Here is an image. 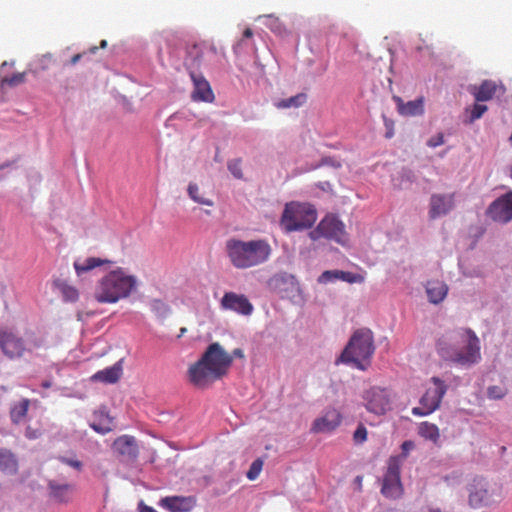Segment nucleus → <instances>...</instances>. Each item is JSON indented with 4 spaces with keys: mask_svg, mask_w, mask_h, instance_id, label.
Listing matches in <instances>:
<instances>
[{
    "mask_svg": "<svg viewBox=\"0 0 512 512\" xmlns=\"http://www.w3.org/2000/svg\"><path fill=\"white\" fill-rule=\"evenodd\" d=\"M436 348L444 360L462 367H471L481 360L480 340L471 329L444 334L437 340Z\"/></svg>",
    "mask_w": 512,
    "mask_h": 512,
    "instance_id": "obj_1",
    "label": "nucleus"
},
{
    "mask_svg": "<svg viewBox=\"0 0 512 512\" xmlns=\"http://www.w3.org/2000/svg\"><path fill=\"white\" fill-rule=\"evenodd\" d=\"M225 254L230 264L239 270L261 266L269 261L272 246L264 238L242 240L231 237L225 242Z\"/></svg>",
    "mask_w": 512,
    "mask_h": 512,
    "instance_id": "obj_2",
    "label": "nucleus"
},
{
    "mask_svg": "<svg viewBox=\"0 0 512 512\" xmlns=\"http://www.w3.org/2000/svg\"><path fill=\"white\" fill-rule=\"evenodd\" d=\"M138 279L122 267H115L96 283L94 298L98 303L114 304L130 297L137 290Z\"/></svg>",
    "mask_w": 512,
    "mask_h": 512,
    "instance_id": "obj_3",
    "label": "nucleus"
},
{
    "mask_svg": "<svg viewBox=\"0 0 512 512\" xmlns=\"http://www.w3.org/2000/svg\"><path fill=\"white\" fill-rule=\"evenodd\" d=\"M374 350L372 332L368 329H360L355 331L350 338L339 361L351 364L357 369L366 370L371 363Z\"/></svg>",
    "mask_w": 512,
    "mask_h": 512,
    "instance_id": "obj_4",
    "label": "nucleus"
},
{
    "mask_svg": "<svg viewBox=\"0 0 512 512\" xmlns=\"http://www.w3.org/2000/svg\"><path fill=\"white\" fill-rule=\"evenodd\" d=\"M316 219V210L312 205L291 202L285 206L281 217V225L286 231H298L312 227Z\"/></svg>",
    "mask_w": 512,
    "mask_h": 512,
    "instance_id": "obj_5",
    "label": "nucleus"
},
{
    "mask_svg": "<svg viewBox=\"0 0 512 512\" xmlns=\"http://www.w3.org/2000/svg\"><path fill=\"white\" fill-rule=\"evenodd\" d=\"M468 505L472 509L489 508L500 502L489 482L484 478H474L467 487Z\"/></svg>",
    "mask_w": 512,
    "mask_h": 512,
    "instance_id": "obj_6",
    "label": "nucleus"
},
{
    "mask_svg": "<svg viewBox=\"0 0 512 512\" xmlns=\"http://www.w3.org/2000/svg\"><path fill=\"white\" fill-rule=\"evenodd\" d=\"M431 383L433 384V387L427 388L424 395L420 398V406L412 409L413 415L427 416L440 407L448 386L443 380L436 376L431 378Z\"/></svg>",
    "mask_w": 512,
    "mask_h": 512,
    "instance_id": "obj_7",
    "label": "nucleus"
},
{
    "mask_svg": "<svg viewBox=\"0 0 512 512\" xmlns=\"http://www.w3.org/2000/svg\"><path fill=\"white\" fill-rule=\"evenodd\" d=\"M399 458L390 457L387 462V470L383 476L381 493L384 497L398 499L403 494V486L400 477Z\"/></svg>",
    "mask_w": 512,
    "mask_h": 512,
    "instance_id": "obj_8",
    "label": "nucleus"
},
{
    "mask_svg": "<svg viewBox=\"0 0 512 512\" xmlns=\"http://www.w3.org/2000/svg\"><path fill=\"white\" fill-rule=\"evenodd\" d=\"M366 410L375 415H384L391 409V393L388 389L372 386L362 395Z\"/></svg>",
    "mask_w": 512,
    "mask_h": 512,
    "instance_id": "obj_9",
    "label": "nucleus"
},
{
    "mask_svg": "<svg viewBox=\"0 0 512 512\" xmlns=\"http://www.w3.org/2000/svg\"><path fill=\"white\" fill-rule=\"evenodd\" d=\"M201 357L219 378L227 373L232 364V356L217 342L210 344Z\"/></svg>",
    "mask_w": 512,
    "mask_h": 512,
    "instance_id": "obj_10",
    "label": "nucleus"
},
{
    "mask_svg": "<svg viewBox=\"0 0 512 512\" xmlns=\"http://www.w3.org/2000/svg\"><path fill=\"white\" fill-rule=\"evenodd\" d=\"M315 233L328 239H332L341 245L348 241L344 224L335 216L324 217L317 226ZM314 234V232L312 233Z\"/></svg>",
    "mask_w": 512,
    "mask_h": 512,
    "instance_id": "obj_11",
    "label": "nucleus"
},
{
    "mask_svg": "<svg viewBox=\"0 0 512 512\" xmlns=\"http://www.w3.org/2000/svg\"><path fill=\"white\" fill-rule=\"evenodd\" d=\"M0 349L10 360L21 358L26 351L25 341L10 330L0 329Z\"/></svg>",
    "mask_w": 512,
    "mask_h": 512,
    "instance_id": "obj_12",
    "label": "nucleus"
},
{
    "mask_svg": "<svg viewBox=\"0 0 512 512\" xmlns=\"http://www.w3.org/2000/svg\"><path fill=\"white\" fill-rule=\"evenodd\" d=\"M189 381L197 388H206L215 380L220 379L203 361L202 357L188 370Z\"/></svg>",
    "mask_w": 512,
    "mask_h": 512,
    "instance_id": "obj_13",
    "label": "nucleus"
},
{
    "mask_svg": "<svg viewBox=\"0 0 512 512\" xmlns=\"http://www.w3.org/2000/svg\"><path fill=\"white\" fill-rule=\"evenodd\" d=\"M220 306L224 310H230L244 316L251 315L254 309L244 294L235 292H226L220 301Z\"/></svg>",
    "mask_w": 512,
    "mask_h": 512,
    "instance_id": "obj_14",
    "label": "nucleus"
},
{
    "mask_svg": "<svg viewBox=\"0 0 512 512\" xmlns=\"http://www.w3.org/2000/svg\"><path fill=\"white\" fill-rule=\"evenodd\" d=\"M189 74L193 83V91L191 93L192 100L195 102L212 103L215 96L210 83L202 74L194 70H191Z\"/></svg>",
    "mask_w": 512,
    "mask_h": 512,
    "instance_id": "obj_15",
    "label": "nucleus"
},
{
    "mask_svg": "<svg viewBox=\"0 0 512 512\" xmlns=\"http://www.w3.org/2000/svg\"><path fill=\"white\" fill-rule=\"evenodd\" d=\"M489 216L497 222L507 223L512 220V191L496 199L488 208Z\"/></svg>",
    "mask_w": 512,
    "mask_h": 512,
    "instance_id": "obj_16",
    "label": "nucleus"
},
{
    "mask_svg": "<svg viewBox=\"0 0 512 512\" xmlns=\"http://www.w3.org/2000/svg\"><path fill=\"white\" fill-rule=\"evenodd\" d=\"M342 414L336 408H328L321 417L314 420L311 430L315 433H330L342 423Z\"/></svg>",
    "mask_w": 512,
    "mask_h": 512,
    "instance_id": "obj_17",
    "label": "nucleus"
},
{
    "mask_svg": "<svg viewBox=\"0 0 512 512\" xmlns=\"http://www.w3.org/2000/svg\"><path fill=\"white\" fill-rule=\"evenodd\" d=\"M454 193L451 194H433L430 198L429 217L436 219L447 215L455 205Z\"/></svg>",
    "mask_w": 512,
    "mask_h": 512,
    "instance_id": "obj_18",
    "label": "nucleus"
},
{
    "mask_svg": "<svg viewBox=\"0 0 512 512\" xmlns=\"http://www.w3.org/2000/svg\"><path fill=\"white\" fill-rule=\"evenodd\" d=\"M269 284L282 298H290L299 290L295 277L288 274L275 275Z\"/></svg>",
    "mask_w": 512,
    "mask_h": 512,
    "instance_id": "obj_19",
    "label": "nucleus"
},
{
    "mask_svg": "<svg viewBox=\"0 0 512 512\" xmlns=\"http://www.w3.org/2000/svg\"><path fill=\"white\" fill-rule=\"evenodd\" d=\"M113 449L127 461H135L139 454L136 439L130 435H122L116 438L112 445Z\"/></svg>",
    "mask_w": 512,
    "mask_h": 512,
    "instance_id": "obj_20",
    "label": "nucleus"
},
{
    "mask_svg": "<svg viewBox=\"0 0 512 512\" xmlns=\"http://www.w3.org/2000/svg\"><path fill=\"white\" fill-rule=\"evenodd\" d=\"M206 51L215 53L213 46H207L205 43H195L187 47L185 65L189 69L194 70L202 64L203 55Z\"/></svg>",
    "mask_w": 512,
    "mask_h": 512,
    "instance_id": "obj_21",
    "label": "nucleus"
},
{
    "mask_svg": "<svg viewBox=\"0 0 512 512\" xmlns=\"http://www.w3.org/2000/svg\"><path fill=\"white\" fill-rule=\"evenodd\" d=\"M195 504L196 499L192 496H168L160 501V505L170 512H189Z\"/></svg>",
    "mask_w": 512,
    "mask_h": 512,
    "instance_id": "obj_22",
    "label": "nucleus"
},
{
    "mask_svg": "<svg viewBox=\"0 0 512 512\" xmlns=\"http://www.w3.org/2000/svg\"><path fill=\"white\" fill-rule=\"evenodd\" d=\"M498 89L504 92V88L499 86L493 80H484L479 86H474L471 93L478 102H485L491 100L497 93Z\"/></svg>",
    "mask_w": 512,
    "mask_h": 512,
    "instance_id": "obj_23",
    "label": "nucleus"
},
{
    "mask_svg": "<svg viewBox=\"0 0 512 512\" xmlns=\"http://www.w3.org/2000/svg\"><path fill=\"white\" fill-rule=\"evenodd\" d=\"M123 374L122 360H119L111 367L96 372L91 379L102 383L114 384L118 382Z\"/></svg>",
    "mask_w": 512,
    "mask_h": 512,
    "instance_id": "obj_24",
    "label": "nucleus"
},
{
    "mask_svg": "<svg viewBox=\"0 0 512 512\" xmlns=\"http://www.w3.org/2000/svg\"><path fill=\"white\" fill-rule=\"evenodd\" d=\"M48 489L50 498L58 503H68L71 499L72 486L70 484H59L55 480H50Z\"/></svg>",
    "mask_w": 512,
    "mask_h": 512,
    "instance_id": "obj_25",
    "label": "nucleus"
},
{
    "mask_svg": "<svg viewBox=\"0 0 512 512\" xmlns=\"http://www.w3.org/2000/svg\"><path fill=\"white\" fill-rule=\"evenodd\" d=\"M398 111L403 116H417L424 113V100L418 98L413 101L404 103L400 97H394Z\"/></svg>",
    "mask_w": 512,
    "mask_h": 512,
    "instance_id": "obj_26",
    "label": "nucleus"
},
{
    "mask_svg": "<svg viewBox=\"0 0 512 512\" xmlns=\"http://www.w3.org/2000/svg\"><path fill=\"white\" fill-rule=\"evenodd\" d=\"M426 292L429 301L434 304H438L444 300L447 295V285L439 280H431L427 282Z\"/></svg>",
    "mask_w": 512,
    "mask_h": 512,
    "instance_id": "obj_27",
    "label": "nucleus"
},
{
    "mask_svg": "<svg viewBox=\"0 0 512 512\" xmlns=\"http://www.w3.org/2000/svg\"><path fill=\"white\" fill-rule=\"evenodd\" d=\"M0 471L9 475H15L18 472V459L7 448H0Z\"/></svg>",
    "mask_w": 512,
    "mask_h": 512,
    "instance_id": "obj_28",
    "label": "nucleus"
},
{
    "mask_svg": "<svg viewBox=\"0 0 512 512\" xmlns=\"http://www.w3.org/2000/svg\"><path fill=\"white\" fill-rule=\"evenodd\" d=\"M111 263H112V261H110L108 259H102L99 257H88V258L84 259L83 261L76 260L74 262L73 266L76 271V274L78 276H81L82 274L89 272L90 270H92L94 268H97V267H100V266H103L106 264H111Z\"/></svg>",
    "mask_w": 512,
    "mask_h": 512,
    "instance_id": "obj_29",
    "label": "nucleus"
},
{
    "mask_svg": "<svg viewBox=\"0 0 512 512\" xmlns=\"http://www.w3.org/2000/svg\"><path fill=\"white\" fill-rule=\"evenodd\" d=\"M30 400L27 398L21 399L19 402L14 403L10 408V418L12 423L18 425L22 423L28 413Z\"/></svg>",
    "mask_w": 512,
    "mask_h": 512,
    "instance_id": "obj_30",
    "label": "nucleus"
},
{
    "mask_svg": "<svg viewBox=\"0 0 512 512\" xmlns=\"http://www.w3.org/2000/svg\"><path fill=\"white\" fill-rule=\"evenodd\" d=\"M95 416L98 418V422H93L90 424V427L100 434H107L113 429V419L109 416V414L103 410H100L95 413Z\"/></svg>",
    "mask_w": 512,
    "mask_h": 512,
    "instance_id": "obj_31",
    "label": "nucleus"
},
{
    "mask_svg": "<svg viewBox=\"0 0 512 512\" xmlns=\"http://www.w3.org/2000/svg\"><path fill=\"white\" fill-rule=\"evenodd\" d=\"M418 434L425 440L433 442L435 445L439 444L440 430L436 424L428 421L421 422L418 426Z\"/></svg>",
    "mask_w": 512,
    "mask_h": 512,
    "instance_id": "obj_32",
    "label": "nucleus"
},
{
    "mask_svg": "<svg viewBox=\"0 0 512 512\" xmlns=\"http://www.w3.org/2000/svg\"><path fill=\"white\" fill-rule=\"evenodd\" d=\"M306 101V95L303 93L297 94L295 96L289 97L287 99H282L276 103V107L280 109H286L291 107H300Z\"/></svg>",
    "mask_w": 512,
    "mask_h": 512,
    "instance_id": "obj_33",
    "label": "nucleus"
},
{
    "mask_svg": "<svg viewBox=\"0 0 512 512\" xmlns=\"http://www.w3.org/2000/svg\"><path fill=\"white\" fill-rule=\"evenodd\" d=\"M187 192L189 197L196 203L206 206H212L213 201L207 198H204L200 195V189L197 184L190 183L187 188Z\"/></svg>",
    "mask_w": 512,
    "mask_h": 512,
    "instance_id": "obj_34",
    "label": "nucleus"
},
{
    "mask_svg": "<svg viewBox=\"0 0 512 512\" xmlns=\"http://www.w3.org/2000/svg\"><path fill=\"white\" fill-rule=\"evenodd\" d=\"M59 289L64 301L76 302L79 299V291L74 286L67 283H61L59 285Z\"/></svg>",
    "mask_w": 512,
    "mask_h": 512,
    "instance_id": "obj_35",
    "label": "nucleus"
},
{
    "mask_svg": "<svg viewBox=\"0 0 512 512\" xmlns=\"http://www.w3.org/2000/svg\"><path fill=\"white\" fill-rule=\"evenodd\" d=\"M26 73H15L12 76L4 77L1 80V87L9 86V87H15L25 82Z\"/></svg>",
    "mask_w": 512,
    "mask_h": 512,
    "instance_id": "obj_36",
    "label": "nucleus"
},
{
    "mask_svg": "<svg viewBox=\"0 0 512 512\" xmlns=\"http://www.w3.org/2000/svg\"><path fill=\"white\" fill-rule=\"evenodd\" d=\"M368 437V431L364 424L360 423L353 433V441L355 444H363Z\"/></svg>",
    "mask_w": 512,
    "mask_h": 512,
    "instance_id": "obj_37",
    "label": "nucleus"
},
{
    "mask_svg": "<svg viewBox=\"0 0 512 512\" xmlns=\"http://www.w3.org/2000/svg\"><path fill=\"white\" fill-rule=\"evenodd\" d=\"M241 165H242L241 159L230 160L227 164L228 170L237 179L243 178V172H242Z\"/></svg>",
    "mask_w": 512,
    "mask_h": 512,
    "instance_id": "obj_38",
    "label": "nucleus"
},
{
    "mask_svg": "<svg viewBox=\"0 0 512 512\" xmlns=\"http://www.w3.org/2000/svg\"><path fill=\"white\" fill-rule=\"evenodd\" d=\"M339 280L348 282V283H362L364 281V277L357 273L345 272L339 270Z\"/></svg>",
    "mask_w": 512,
    "mask_h": 512,
    "instance_id": "obj_39",
    "label": "nucleus"
},
{
    "mask_svg": "<svg viewBox=\"0 0 512 512\" xmlns=\"http://www.w3.org/2000/svg\"><path fill=\"white\" fill-rule=\"evenodd\" d=\"M262 467H263V461L261 459H256L252 462V464L250 465V468L249 470L247 471L246 473V476L249 480H255L261 470H262Z\"/></svg>",
    "mask_w": 512,
    "mask_h": 512,
    "instance_id": "obj_40",
    "label": "nucleus"
},
{
    "mask_svg": "<svg viewBox=\"0 0 512 512\" xmlns=\"http://www.w3.org/2000/svg\"><path fill=\"white\" fill-rule=\"evenodd\" d=\"M151 309L159 316H166L169 312L168 305L159 299H155L151 302Z\"/></svg>",
    "mask_w": 512,
    "mask_h": 512,
    "instance_id": "obj_41",
    "label": "nucleus"
},
{
    "mask_svg": "<svg viewBox=\"0 0 512 512\" xmlns=\"http://www.w3.org/2000/svg\"><path fill=\"white\" fill-rule=\"evenodd\" d=\"M415 448V443L412 440H406L401 445V454L398 456H395L396 458H399L400 466L402 465L403 460H405L409 453Z\"/></svg>",
    "mask_w": 512,
    "mask_h": 512,
    "instance_id": "obj_42",
    "label": "nucleus"
},
{
    "mask_svg": "<svg viewBox=\"0 0 512 512\" xmlns=\"http://www.w3.org/2000/svg\"><path fill=\"white\" fill-rule=\"evenodd\" d=\"M339 270H327L324 271L318 278V282L322 284H327L329 282H333L335 280H339Z\"/></svg>",
    "mask_w": 512,
    "mask_h": 512,
    "instance_id": "obj_43",
    "label": "nucleus"
},
{
    "mask_svg": "<svg viewBox=\"0 0 512 512\" xmlns=\"http://www.w3.org/2000/svg\"><path fill=\"white\" fill-rule=\"evenodd\" d=\"M487 111V106L483 104H474L471 109L469 123H473L475 120L482 117V115Z\"/></svg>",
    "mask_w": 512,
    "mask_h": 512,
    "instance_id": "obj_44",
    "label": "nucleus"
},
{
    "mask_svg": "<svg viewBox=\"0 0 512 512\" xmlns=\"http://www.w3.org/2000/svg\"><path fill=\"white\" fill-rule=\"evenodd\" d=\"M487 395L490 399H501L505 396V391L499 386H490Z\"/></svg>",
    "mask_w": 512,
    "mask_h": 512,
    "instance_id": "obj_45",
    "label": "nucleus"
},
{
    "mask_svg": "<svg viewBox=\"0 0 512 512\" xmlns=\"http://www.w3.org/2000/svg\"><path fill=\"white\" fill-rule=\"evenodd\" d=\"M62 463L68 465V466H71L73 467L74 469L76 470H81L82 469V462L77 460V459H69L67 457H59L58 458Z\"/></svg>",
    "mask_w": 512,
    "mask_h": 512,
    "instance_id": "obj_46",
    "label": "nucleus"
},
{
    "mask_svg": "<svg viewBox=\"0 0 512 512\" xmlns=\"http://www.w3.org/2000/svg\"><path fill=\"white\" fill-rule=\"evenodd\" d=\"M443 143H444L443 133H438L437 135L431 137L427 141V145L432 148L438 147V146L442 145Z\"/></svg>",
    "mask_w": 512,
    "mask_h": 512,
    "instance_id": "obj_47",
    "label": "nucleus"
},
{
    "mask_svg": "<svg viewBox=\"0 0 512 512\" xmlns=\"http://www.w3.org/2000/svg\"><path fill=\"white\" fill-rule=\"evenodd\" d=\"M460 474L454 472L450 475H446L443 477V480L448 484V485H452V484H457L460 482Z\"/></svg>",
    "mask_w": 512,
    "mask_h": 512,
    "instance_id": "obj_48",
    "label": "nucleus"
},
{
    "mask_svg": "<svg viewBox=\"0 0 512 512\" xmlns=\"http://www.w3.org/2000/svg\"><path fill=\"white\" fill-rule=\"evenodd\" d=\"M139 512H157L154 508L147 506L143 501L138 504Z\"/></svg>",
    "mask_w": 512,
    "mask_h": 512,
    "instance_id": "obj_49",
    "label": "nucleus"
},
{
    "mask_svg": "<svg viewBox=\"0 0 512 512\" xmlns=\"http://www.w3.org/2000/svg\"><path fill=\"white\" fill-rule=\"evenodd\" d=\"M25 435L28 438L33 439L40 435V432L38 430H33L31 427H27Z\"/></svg>",
    "mask_w": 512,
    "mask_h": 512,
    "instance_id": "obj_50",
    "label": "nucleus"
},
{
    "mask_svg": "<svg viewBox=\"0 0 512 512\" xmlns=\"http://www.w3.org/2000/svg\"><path fill=\"white\" fill-rule=\"evenodd\" d=\"M231 356H232V358L233 357H237V358H241L242 359V358H244V352H243L242 349L236 348V349L233 350Z\"/></svg>",
    "mask_w": 512,
    "mask_h": 512,
    "instance_id": "obj_51",
    "label": "nucleus"
},
{
    "mask_svg": "<svg viewBox=\"0 0 512 512\" xmlns=\"http://www.w3.org/2000/svg\"><path fill=\"white\" fill-rule=\"evenodd\" d=\"M253 36V31L250 28H246L243 32L244 38H251Z\"/></svg>",
    "mask_w": 512,
    "mask_h": 512,
    "instance_id": "obj_52",
    "label": "nucleus"
},
{
    "mask_svg": "<svg viewBox=\"0 0 512 512\" xmlns=\"http://www.w3.org/2000/svg\"><path fill=\"white\" fill-rule=\"evenodd\" d=\"M82 58V54H75L72 58H71V64L72 65H75L80 59Z\"/></svg>",
    "mask_w": 512,
    "mask_h": 512,
    "instance_id": "obj_53",
    "label": "nucleus"
},
{
    "mask_svg": "<svg viewBox=\"0 0 512 512\" xmlns=\"http://www.w3.org/2000/svg\"><path fill=\"white\" fill-rule=\"evenodd\" d=\"M427 512H442V510L439 507H429Z\"/></svg>",
    "mask_w": 512,
    "mask_h": 512,
    "instance_id": "obj_54",
    "label": "nucleus"
},
{
    "mask_svg": "<svg viewBox=\"0 0 512 512\" xmlns=\"http://www.w3.org/2000/svg\"><path fill=\"white\" fill-rule=\"evenodd\" d=\"M42 387L45 388V389H48L51 387V382L50 381H44L42 383Z\"/></svg>",
    "mask_w": 512,
    "mask_h": 512,
    "instance_id": "obj_55",
    "label": "nucleus"
},
{
    "mask_svg": "<svg viewBox=\"0 0 512 512\" xmlns=\"http://www.w3.org/2000/svg\"><path fill=\"white\" fill-rule=\"evenodd\" d=\"M362 480H363L362 476H357L355 479V481L359 485V487H361V485H362Z\"/></svg>",
    "mask_w": 512,
    "mask_h": 512,
    "instance_id": "obj_56",
    "label": "nucleus"
},
{
    "mask_svg": "<svg viewBox=\"0 0 512 512\" xmlns=\"http://www.w3.org/2000/svg\"><path fill=\"white\" fill-rule=\"evenodd\" d=\"M106 45H107V41L106 40H102L101 43H100L101 48H105Z\"/></svg>",
    "mask_w": 512,
    "mask_h": 512,
    "instance_id": "obj_57",
    "label": "nucleus"
},
{
    "mask_svg": "<svg viewBox=\"0 0 512 512\" xmlns=\"http://www.w3.org/2000/svg\"><path fill=\"white\" fill-rule=\"evenodd\" d=\"M392 136H393V132H392V131H388V132L386 133V137H387V138H391Z\"/></svg>",
    "mask_w": 512,
    "mask_h": 512,
    "instance_id": "obj_58",
    "label": "nucleus"
},
{
    "mask_svg": "<svg viewBox=\"0 0 512 512\" xmlns=\"http://www.w3.org/2000/svg\"><path fill=\"white\" fill-rule=\"evenodd\" d=\"M97 50L96 47L91 48V52L94 53Z\"/></svg>",
    "mask_w": 512,
    "mask_h": 512,
    "instance_id": "obj_59",
    "label": "nucleus"
},
{
    "mask_svg": "<svg viewBox=\"0 0 512 512\" xmlns=\"http://www.w3.org/2000/svg\"><path fill=\"white\" fill-rule=\"evenodd\" d=\"M325 185L321 186L322 189H325L326 188V185H328V182H325L324 183Z\"/></svg>",
    "mask_w": 512,
    "mask_h": 512,
    "instance_id": "obj_60",
    "label": "nucleus"
},
{
    "mask_svg": "<svg viewBox=\"0 0 512 512\" xmlns=\"http://www.w3.org/2000/svg\"><path fill=\"white\" fill-rule=\"evenodd\" d=\"M325 185L321 186L322 189H325L326 188V185H328V182H325L324 183Z\"/></svg>",
    "mask_w": 512,
    "mask_h": 512,
    "instance_id": "obj_61",
    "label": "nucleus"
},
{
    "mask_svg": "<svg viewBox=\"0 0 512 512\" xmlns=\"http://www.w3.org/2000/svg\"><path fill=\"white\" fill-rule=\"evenodd\" d=\"M325 185L321 186L322 189H325L326 188V185H328V182H325L324 183Z\"/></svg>",
    "mask_w": 512,
    "mask_h": 512,
    "instance_id": "obj_62",
    "label": "nucleus"
},
{
    "mask_svg": "<svg viewBox=\"0 0 512 512\" xmlns=\"http://www.w3.org/2000/svg\"><path fill=\"white\" fill-rule=\"evenodd\" d=\"M185 332H186V328H182L181 333H185Z\"/></svg>",
    "mask_w": 512,
    "mask_h": 512,
    "instance_id": "obj_63",
    "label": "nucleus"
},
{
    "mask_svg": "<svg viewBox=\"0 0 512 512\" xmlns=\"http://www.w3.org/2000/svg\"><path fill=\"white\" fill-rule=\"evenodd\" d=\"M510 172H511V177H512V165H511V169H510Z\"/></svg>",
    "mask_w": 512,
    "mask_h": 512,
    "instance_id": "obj_64",
    "label": "nucleus"
}]
</instances>
